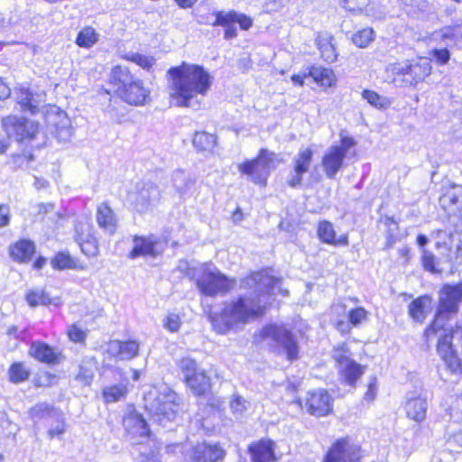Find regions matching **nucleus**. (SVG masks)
Instances as JSON below:
<instances>
[{
	"instance_id": "9b49d317",
	"label": "nucleus",
	"mask_w": 462,
	"mask_h": 462,
	"mask_svg": "<svg viewBox=\"0 0 462 462\" xmlns=\"http://www.w3.org/2000/svg\"><path fill=\"white\" fill-rule=\"evenodd\" d=\"M2 128L8 137H13L17 142H26L34 139L39 125L24 117L8 116L2 119Z\"/></svg>"
},
{
	"instance_id": "37998d69",
	"label": "nucleus",
	"mask_w": 462,
	"mask_h": 462,
	"mask_svg": "<svg viewBox=\"0 0 462 462\" xmlns=\"http://www.w3.org/2000/svg\"><path fill=\"white\" fill-rule=\"evenodd\" d=\"M73 134V129L70 125L69 120L67 117H62L59 123L56 124V137L60 142H68Z\"/></svg>"
},
{
	"instance_id": "338daca9",
	"label": "nucleus",
	"mask_w": 462,
	"mask_h": 462,
	"mask_svg": "<svg viewBox=\"0 0 462 462\" xmlns=\"http://www.w3.org/2000/svg\"><path fill=\"white\" fill-rule=\"evenodd\" d=\"M11 96L10 88L0 78V99L5 100Z\"/></svg>"
},
{
	"instance_id": "5fc2aeb1",
	"label": "nucleus",
	"mask_w": 462,
	"mask_h": 462,
	"mask_svg": "<svg viewBox=\"0 0 462 462\" xmlns=\"http://www.w3.org/2000/svg\"><path fill=\"white\" fill-rule=\"evenodd\" d=\"M230 409L236 416H242L247 409V402L240 395L234 394L230 401Z\"/></svg>"
},
{
	"instance_id": "603ef678",
	"label": "nucleus",
	"mask_w": 462,
	"mask_h": 462,
	"mask_svg": "<svg viewBox=\"0 0 462 462\" xmlns=\"http://www.w3.org/2000/svg\"><path fill=\"white\" fill-rule=\"evenodd\" d=\"M421 254V263L423 268L432 273H440V270L437 268V259L435 255L426 249H422Z\"/></svg>"
},
{
	"instance_id": "412c9836",
	"label": "nucleus",
	"mask_w": 462,
	"mask_h": 462,
	"mask_svg": "<svg viewBox=\"0 0 462 462\" xmlns=\"http://www.w3.org/2000/svg\"><path fill=\"white\" fill-rule=\"evenodd\" d=\"M404 409L408 418L416 422H422L428 411L427 397L421 393H408Z\"/></svg>"
},
{
	"instance_id": "20e7f679",
	"label": "nucleus",
	"mask_w": 462,
	"mask_h": 462,
	"mask_svg": "<svg viewBox=\"0 0 462 462\" xmlns=\"http://www.w3.org/2000/svg\"><path fill=\"white\" fill-rule=\"evenodd\" d=\"M461 302L462 282L456 284H445L440 289L435 319L425 330V336L428 339L430 337L438 336L440 331H448V328L444 327V321L458 313Z\"/></svg>"
},
{
	"instance_id": "c03bdc74",
	"label": "nucleus",
	"mask_w": 462,
	"mask_h": 462,
	"mask_svg": "<svg viewBox=\"0 0 462 462\" xmlns=\"http://www.w3.org/2000/svg\"><path fill=\"white\" fill-rule=\"evenodd\" d=\"M81 248L82 253L88 257H95L98 254V242L96 236H90L88 239H83L77 242Z\"/></svg>"
},
{
	"instance_id": "3c124183",
	"label": "nucleus",
	"mask_w": 462,
	"mask_h": 462,
	"mask_svg": "<svg viewBox=\"0 0 462 462\" xmlns=\"http://www.w3.org/2000/svg\"><path fill=\"white\" fill-rule=\"evenodd\" d=\"M76 232V241H80L83 239H88L90 236H93V226L88 220H82L78 222L75 226Z\"/></svg>"
},
{
	"instance_id": "e433bc0d",
	"label": "nucleus",
	"mask_w": 462,
	"mask_h": 462,
	"mask_svg": "<svg viewBox=\"0 0 462 462\" xmlns=\"http://www.w3.org/2000/svg\"><path fill=\"white\" fill-rule=\"evenodd\" d=\"M309 74L317 83L324 87H331L336 82L333 70L328 68L312 67Z\"/></svg>"
},
{
	"instance_id": "8fccbe9b",
	"label": "nucleus",
	"mask_w": 462,
	"mask_h": 462,
	"mask_svg": "<svg viewBox=\"0 0 462 462\" xmlns=\"http://www.w3.org/2000/svg\"><path fill=\"white\" fill-rule=\"evenodd\" d=\"M368 311L363 307H357L348 311V321L354 326L357 327L368 319Z\"/></svg>"
},
{
	"instance_id": "f8f14e48",
	"label": "nucleus",
	"mask_w": 462,
	"mask_h": 462,
	"mask_svg": "<svg viewBox=\"0 0 462 462\" xmlns=\"http://www.w3.org/2000/svg\"><path fill=\"white\" fill-rule=\"evenodd\" d=\"M333 358L345 381L349 385H354L363 374V367L350 358L349 350L344 346L334 349Z\"/></svg>"
},
{
	"instance_id": "de8ad7c7",
	"label": "nucleus",
	"mask_w": 462,
	"mask_h": 462,
	"mask_svg": "<svg viewBox=\"0 0 462 462\" xmlns=\"http://www.w3.org/2000/svg\"><path fill=\"white\" fill-rule=\"evenodd\" d=\"M32 93L28 89L22 88L17 96V103L20 106V109L23 112H29L35 114V105H32L30 99L32 98Z\"/></svg>"
},
{
	"instance_id": "f03ea898",
	"label": "nucleus",
	"mask_w": 462,
	"mask_h": 462,
	"mask_svg": "<svg viewBox=\"0 0 462 462\" xmlns=\"http://www.w3.org/2000/svg\"><path fill=\"white\" fill-rule=\"evenodd\" d=\"M213 76L203 66L182 61L167 70L171 104L199 110L213 84Z\"/></svg>"
},
{
	"instance_id": "473e14b6",
	"label": "nucleus",
	"mask_w": 462,
	"mask_h": 462,
	"mask_svg": "<svg viewBox=\"0 0 462 462\" xmlns=\"http://www.w3.org/2000/svg\"><path fill=\"white\" fill-rule=\"evenodd\" d=\"M51 265L55 270H85L86 266L79 264V262L72 258L67 252L58 253L51 261Z\"/></svg>"
},
{
	"instance_id": "f3484780",
	"label": "nucleus",
	"mask_w": 462,
	"mask_h": 462,
	"mask_svg": "<svg viewBox=\"0 0 462 462\" xmlns=\"http://www.w3.org/2000/svg\"><path fill=\"white\" fill-rule=\"evenodd\" d=\"M438 352L453 373H462V362L452 347V338L455 337L450 330L439 332Z\"/></svg>"
},
{
	"instance_id": "0e129e2a",
	"label": "nucleus",
	"mask_w": 462,
	"mask_h": 462,
	"mask_svg": "<svg viewBox=\"0 0 462 462\" xmlns=\"http://www.w3.org/2000/svg\"><path fill=\"white\" fill-rule=\"evenodd\" d=\"M9 208L5 205H0V227L9 224Z\"/></svg>"
},
{
	"instance_id": "423d86ee",
	"label": "nucleus",
	"mask_w": 462,
	"mask_h": 462,
	"mask_svg": "<svg viewBox=\"0 0 462 462\" xmlns=\"http://www.w3.org/2000/svg\"><path fill=\"white\" fill-rule=\"evenodd\" d=\"M256 343H266L274 350H282L288 359L298 358V344L291 330L282 325L269 324L254 335Z\"/></svg>"
},
{
	"instance_id": "4468645a",
	"label": "nucleus",
	"mask_w": 462,
	"mask_h": 462,
	"mask_svg": "<svg viewBox=\"0 0 462 462\" xmlns=\"http://www.w3.org/2000/svg\"><path fill=\"white\" fill-rule=\"evenodd\" d=\"M313 161L311 148L300 149L292 159V171L287 180L291 188H299L302 184L303 175L307 173Z\"/></svg>"
},
{
	"instance_id": "f257e3e1",
	"label": "nucleus",
	"mask_w": 462,
	"mask_h": 462,
	"mask_svg": "<svg viewBox=\"0 0 462 462\" xmlns=\"http://www.w3.org/2000/svg\"><path fill=\"white\" fill-rule=\"evenodd\" d=\"M243 283L254 291L226 302L220 314L211 316L212 325L218 333H226L262 317L266 310L268 295H288V291L281 286V280L265 271L253 273Z\"/></svg>"
},
{
	"instance_id": "1a4fd4ad",
	"label": "nucleus",
	"mask_w": 462,
	"mask_h": 462,
	"mask_svg": "<svg viewBox=\"0 0 462 462\" xmlns=\"http://www.w3.org/2000/svg\"><path fill=\"white\" fill-rule=\"evenodd\" d=\"M430 40L439 45L430 54L439 65H445L450 60L448 48H462V23L444 26L433 32Z\"/></svg>"
},
{
	"instance_id": "7ed1b4c3",
	"label": "nucleus",
	"mask_w": 462,
	"mask_h": 462,
	"mask_svg": "<svg viewBox=\"0 0 462 462\" xmlns=\"http://www.w3.org/2000/svg\"><path fill=\"white\" fill-rule=\"evenodd\" d=\"M431 60L425 57L403 60L385 67L384 80L399 88L416 87L431 74Z\"/></svg>"
},
{
	"instance_id": "c9c22d12",
	"label": "nucleus",
	"mask_w": 462,
	"mask_h": 462,
	"mask_svg": "<svg viewBox=\"0 0 462 462\" xmlns=\"http://www.w3.org/2000/svg\"><path fill=\"white\" fill-rule=\"evenodd\" d=\"M192 143L199 152H211L217 143V137L208 132H196Z\"/></svg>"
},
{
	"instance_id": "6e6d98bb",
	"label": "nucleus",
	"mask_w": 462,
	"mask_h": 462,
	"mask_svg": "<svg viewBox=\"0 0 462 462\" xmlns=\"http://www.w3.org/2000/svg\"><path fill=\"white\" fill-rule=\"evenodd\" d=\"M341 5L343 8L350 12H361L368 8V0H342Z\"/></svg>"
},
{
	"instance_id": "a18cd8bd",
	"label": "nucleus",
	"mask_w": 462,
	"mask_h": 462,
	"mask_svg": "<svg viewBox=\"0 0 462 462\" xmlns=\"http://www.w3.org/2000/svg\"><path fill=\"white\" fill-rule=\"evenodd\" d=\"M59 411L47 403H38L30 410L32 419L40 420L44 417L54 418Z\"/></svg>"
},
{
	"instance_id": "680f3d73",
	"label": "nucleus",
	"mask_w": 462,
	"mask_h": 462,
	"mask_svg": "<svg viewBox=\"0 0 462 462\" xmlns=\"http://www.w3.org/2000/svg\"><path fill=\"white\" fill-rule=\"evenodd\" d=\"M121 347V341L120 340H110L107 345L106 351V353L114 357H117L120 359V348Z\"/></svg>"
},
{
	"instance_id": "5701e85b",
	"label": "nucleus",
	"mask_w": 462,
	"mask_h": 462,
	"mask_svg": "<svg viewBox=\"0 0 462 462\" xmlns=\"http://www.w3.org/2000/svg\"><path fill=\"white\" fill-rule=\"evenodd\" d=\"M274 446L275 443L271 439H262L253 443L249 447L253 462H274L276 460Z\"/></svg>"
},
{
	"instance_id": "f704fd0d",
	"label": "nucleus",
	"mask_w": 462,
	"mask_h": 462,
	"mask_svg": "<svg viewBox=\"0 0 462 462\" xmlns=\"http://www.w3.org/2000/svg\"><path fill=\"white\" fill-rule=\"evenodd\" d=\"M34 253L35 245L29 240H21L11 248V255L20 262L31 260Z\"/></svg>"
},
{
	"instance_id": "72a5a7b5",
	"label": "nucleus",
	"mask_w": 462,
	"mask_h": 462,
	"mask_svg": "<svg viewBox=\"0 0 462 462\" xmlns=\"http://www.w3.org/2000/svg\"><path fill=\"white\" fill-rule=\"evenodd\" d=\"M25 299L31 307L47 306L50 304L58 305L60 300L59 298L51 299L48 293L41 289H33L29 291L25 296Z\"/></svg>"
},
{
	"instance_id": "e2e57ef3",
	"label": "nucleus",
	"mask_w": 462,
	"mask_h": 462,
	"mask_svg": "<svg viewBox=\"0 0 462 462\" xmlns=\"http://www.w3.org/2000/svg\"><path fill=\"white\" fill-rule=\"evenodd\" d=\"M68 335L70 340L76 343L82 342L85 339V333L74 325L69 328Z\"/></svg>"
},
{
	"instance_id": "4be33fe9",
	"label": "nucleus",
	"mask_w": 462,
	"mask_h": 462,
	"mask_svg": "<svg viewBox=\"0 0 462 462\" xmlns=\"http://www.w3.org/2000/svg\"><path fill=\"white\" fill-rule=\"evenodd\" d=\"M118 96L130 105L143 106L150 98V90L141 79H134L125 88L119 89Z\"/></svg>"
},
{
	"instance_id": "864d4df0",
	"label": "nucleus",
	"mask_w": 462,
	"mask_h": 462,
	"mask_svg": "<svg viewBox=\"0 0 462 462\" xmlns=\"http://www.w3.org/2000/svg\"><path fill=\"white\" fill-rule=\"evenodd\" d=\"M125 58L147 70H150L155 63V60L152 57L142 55L139 53H131Z\"/></svg>"
},
{
	"instance_id": "4d7b16f0",
	"label": "nucleus",
	"mask_w": 462,
	"mask_h": 462,
	"mask_svg": "<svg viewBox=\"0 0 462 462\" xmlns=\"http://www.w3.org/2000/svg\"><path fill=\"white\" fill-rule=\"evenodd\" d=\"M163 326L170 332H178L181 326L180 316L176 313H169L163 321Z\"/></svg>"
},
{
	"instance_id": "cd10ccee",
	"label": "nucleus",
	"mask_w": 462,
	"mask_h": 462,
	"mask_svg": "<svg viewBox=\"0 0 462 462\" xmlns=\"http://www.w3.org/2000/svg\"><path fill=\"white\" fill-rule=\"evenodd\" d=\"M332 41L333 37L326 32L319 33L316 38V44L320 51L321 57L328 63L336 61L337 58V53Z\"/></svg>"
},
{
	"instance_id": "a211bd4d",
	"label": "nucleus",
	"mask_w": 462,
	"mask_h": 462,
	"mask_svg": "<svg viewBox=\"0 0 462 462\" xmlns=\"http://www.w3.org/2000/svg\"><path fill=\"white\" fill-rule=\"evenodd\" d=\"M133 244V249L129 253V257L132 259L140 256L155 257L162 252V249H159V238L154 235L148 236H134Z\"/></svg>"
},
{
	"instance_id": "ddd939ff",
	"label": "nucleus",
	"mask_w": 462,
	"mask_h": 462,
	"mask_svg": "<svg viewBox=\"0 0 462 462\" xmlns=\"http://www.w3.org/2000/svg\"><path fill=\"white\" fill-rule=\"evenodd\" d=\"M462 235L458 227L455 230L445 229L437 230L435 233L436 247L443 248L447 253H441L448 262H453L457 258L459 251L462 249Z\"/></svg>"
},
{
	"instance_id": "a878e982",
	"label": "nucleus",
	"mask_w": 462,
	"mask_h": 462,
	"mask_svg": "<svg viewBox=\"0 0 462 462\" xmlns=\"http://www.w3.org/2000/svg\"><path fill=\"white\" fill-rule=\"evenodd\" d=\"M432 299L428 295L420 296L409 305V314L419 322H423L431 310Z\"/></svg>"
},
{
	"instance_id": "69168bd1",
	"label": "nucleus",
	"mask_w": 462,
	"mask_h": 462,
	"mask_svg": "<svg viewBox=\"0 0 462 462\" xmlns=\"http://www.w3.org/2000/svg\"><path fill=\"white\" fill-rule=\"evenodd\" d=\"M365 14L369 16L380 20L385 17L386 11L384 9L375 11L374 6H368V8L365 9Z\"/></svg>"
},
{
	"instance_id": "09e8293b",
	"label": "nucleus",
	"mask_w": 462,
	"mask_h": 462,
	"mask_svg": "<svg viewBox=\"0 0 462 462\" xmlns=\"http://www.w3.org/2000/svg\"><path fill=\"white\" fill-rule=\"evenodd\" d=\"M178 367L181 371L184 380L188 379L189 376L197 373L199 370H200L198 367L197 362L190 358V357H184L181 358L178 362Z\"/></svg>"
},
{
	"instance_id": "b1692460",
	"label": "nucleus",
	"mask_w": 462,
	"mask_h": 462,
	"mask_svg": "<svg viewBox=\"0 0 462 462\" xmlns=\"http://www.w3.org/2000/svg\"><path fill=\"white\" fill-rule=\"evenodd\" d=\"M96 217L98 226L106 233L109 235L116 233L117 220L114 211L106 203H102L97 207Z\"/></svg>"
},
{
	"instance_id": "58836bf2",
	"label": "nucleus",
	"mask_w": 462,
	"mask_h": 462,
	"mask_svg": "<svg viewBox=\"0 0 462 462\" xmlns=\"http://www.w3.org/2000/svg\"><path fill=\"white\" fill-rule=\"evenodd\" d=\"M30 369L23 362H16L11 365L8 370V377L11 383H20L29 379Z\"/></svg>"
},
{
	"instance_id": "bb28decb",
	"label": "nucleus",
	"mask_w": 462,
	"mask_h": 462,
	"mask_svg": "<svg viewBox=\"0 0 462 462\" xmlns=\"http://www.w3.org/2000/svg\"><path fill=\"white\" fill-rule=\"evenodd\" d=\"M234 19H236V11H230L227 13L222 11L217 12L216 20L212 23V25L222 26L225 28V39H234L237 36V30L236 23H234Z\"/></svg>"
},
{
	"instance_id": "ea45409f",
	"label": "nucleus",
	"mask_w": 462,
	"mask_h": 462,
	"mask_svg": "<svg viewBox=\"0 0 462 462\" xmlns=\"http://www.w3.org/2000/svg\"><path fill=\"white\" fill-rule=\"evenodd\" d=\"M127 393V387L124 383L115 384L103 389V397L106 402L120 401Z\"/></svg>"
},
{
	"instance_id": "49530a36",
	"label": "nucleus",
	"mask_w": 462,
	"mask_h": 462,
	"mask_svg": "<svg viewBox=\"0 0 462 462\" xmlns=\"http://www.w3.org/2000/svg\"><path fill=\"white\" fill-rule=\"evenodd\" d=\"M374 32L371 28H365L356 32L353 37V42L359 48H365L374 41Z\"/></svg>"
},
{
	"instance_id": "2f4dec72",
	"label": "nucleus",
	"mask_w": 462,
	"mask_h": 462,
	"mask_svg": "<svg viewBox=\"0 0 462 462\" xmlns=\"http://www.w3.org/2000/svg\"><path fill=\"white\" fill-rule=\"evenodd\" d=\"M136 79L128 68L123 66H116L111 71V82L116 87V91L119 94V89L125 88L133 80Z\"/></svg>"
},
{
	"instance_id": "79ce46f5",
	"label": "nucleus",
	"mask_w": 462,
	"mask_h": 462,
	"mask_svg": "<svg viewBox=\"0 0 462 462\" xmlns=\"http://www.w3.org/2000/svg\"><path fill=\"white\" fill-rule=\"evenodd\" d=\"M139 346L136 340L121 341L120 360H131L137 356Z\"/></svg>"
},
{
	"instance_id": "7c9ffc66",
	"label": "nucleus",
	"mask_w": 462,
	"mask_h": 462,
	"mask_svg": "<svg viewBox=\"0 0 462 462\" xmlns=\"http://www.w3.org/2000/svg\"><path fill=\"white\" fill-rule=\"evenodd\" d=\"M318 236L319 239L325 244L333 245H347V238L346 236L336 239V232L334 230L333 225L329 221H322L319 224Z\"/></svg>"
},
{
	"instance_id": "393cba45",
	"label": "nucleus",
	"mask_w": 462,
	"mask_h": 462,
	"mask_svg": "<svg viewBox=\"0 0 462 462\" xmlns=\"http://www.w3.org/2000/svg\"><path fill=\"white\" fill-rule=\"evenodd\" d=\"M186 384L197 396L205 395L211 389V382L204 370H199L197 373L185 380Z\"/></svg>"
},
{
	"instance_id": "a19ab883",
	"label": "nucleus",
	"mask_w": 462,
	"mask_h": 462,
	"mask_svg": "<svg viewBox=\"0 0 462 462\" xmlns=\"http://www.w3.org/2000/svg\"><path fill=\"white\" fill-rule=\"evenodd\" d=\"M362 97L371 106L376 108H387L391 105V101L387 97H382L373 90H364L362 93Z\"/></svg>"
},
{
	"instance_id": "aec40b11",
	"label": "nucleus",
	"mask_w": 462,
	"mask_h": 462,
	"mask_svg": "<svg viewBox=\"0 0 462 462\" xmlns=\"http://www.w3.org/2000/svg\"><path fill=\"white\" fill-rule=\"evenodd\" d=\"M306 407L314 416H325L332 411V399L325 390L310 392L306 399Z\"/></svg>"
},
{
	"instance_id": "dca6fc26",
	"label": "nucleus",
	"mask_w": 462,
	"mask_h": 462,
	"mask_svg": "<svg viewBox=\"0 0 462 462\" xmlns=\"http://www.w3.org/2000/svg\"><path fill=\"white\" fill-rule=\"evenodd\" d=\"M323 462H360L359 448L339 439L329 448Z\"/></svg>"
},
{
	"instance_id": "c756f323",
	"label": "nucleus",
	"mask_w": 462,
	"mask_h": 462,
	"mask_svg": "<svg viewBox=\"0 0 462 462\" xmlns=\"http://www.w3.org/2000/svg\"><path fill=\"white\" fill-rule=\"evenodd\" d=\"M29 353L35 359L42 363L54 364L58 359L54 350L49 345L42 342H33Z\"/></svg>"
},
{
	"instance_id": "0eeeda50",
	"label": "nucleus",
	"mask_w": 462,
	"mask_h": 462,
	"mask_svg": "<svg viewBox=\"0 0 462 462\" xmlns=\"http://www.w3.org/2000/svg\"><path fill=\"white\" fill-rule=\"evenodd\" d=\"M339 144L329 146L321 159V168L326 177L330 180H334L344 169L349 151L356 144L353 137L345 134V131L339 133Z\"/></svg>"
},
{
	"instance_id": "6e6552de",
	"label": "nucleus",
	"mask_w": 462,
	"mask_h": 462,
	"mask_svg": "<svg viewBox=\"0 0 462 462\" xmlns=\"http://www.w3.org/2000/svg\"><path fill=\"white\" fill-rule=\"evenodd\" d=\"M178 396L173 391L165 388L163 392L150 391L145 396V406L160 422L171 421L179 411Z\"/></svg>"
},
{
	"instance_id": "4c0bfd02",
	"label": "nucleus",
	"mask_w": 462,
	"mask_h": 462,
	"mask_svg": "<svg viewBox=\"0 0 462 462\" xmlns=\"http://www.w3.org/2000/svg\"><path fill=\"white\" fill-rule=\"evenodd\" d=\"M99 40V34L91 26L82 28L76 38V44L81 48L89 49Z\"/></svg>"
},
{
	"instance_id": "052dcab7",
	"label": "nucleus",
	"mask_w": 462,
	"mask_h": 462,
	"mask_svg": "<svg viewBox=\"0 0 462 462\" xmlns=\"http://www.w3.org/2000/svg\"><path fill=\"white\" fill-rule=\"evenodd\" d=\"M234 23H238L242 30H248L253 25V20L249 16L237 12H236Z\"/></svg>"
},
{
	"instance_id": "774afa93",
	"label": "nucleus",
	"mask_w": 462,
	"mask_h": 462,
	"mask_svg": "<svg viewBox=\"0 0 462 462\" xmlns=\"http://www.w3.org/2000/svg\"><path fill=\"white\" fill-rule=\"evenodd\" d=\"M376 395V386L374 383H370L368 385V389L365 394V399L368 402H371L374 399Z\"/></svg>"
},
{
	"instance_id": "bf43d9fd",
	"label": "nucleus",
	"mask_w": 462,
	"mask_h": 462,
	"mask_svg": "<svg viewBox=\"0 0 462 462\" xmlns=\"http://www.w3.org/2000/svg\"><path fill=\"white\" fill-rule=\"evenodd\" d=\"M186 180L187 177L183 171H176L172 175V183L179 191H181L185 189Z\"/></svg>"
},
{
	"instance_id": "9d476101",
	"label": "nucleus",
	"mask_w": 462,
	"mask_h": 462,
	"mask_svg": "<svg viewBox=\"0 0 462 462\" xmlns=\"http://www.w3.org/2000/svg\"><path fill=\"white\" fill-rule=\"evenodd\" d=\"M279 162L276 153L262 148L256 158L239 164L238 170L242 174L248 176L253 182L264 185L270 171L275 169Z\"/></svg>"
},
{
	"instance_id": "13d9d810",
	"label": "nucleus",
	"mask_w": 462,
	"mask_h": 462,
	"mask_svg": "<svg viewBox=\"0 0 462 462\" xmlns=\"http://www.w3.org/2000/svg\"><path fill=\"white\" fill-rule=\"evenodd\" d=\"M53 419H56L58 423L55 427H51L48 430L50 438L60 436L66 431V423L63 415L60 412H58Z\"/></svg>"
},
{
	"instance_id": "c85d7f7f",
	"label": "nucleus",
	"mask_w": 462,
	"mask_h": 462,
	"mask_svg": "<svg viewBox=\"0 0 462 462\" xmlns=\"http://www.w3.org/2000/svg\"><path fill=\"white\" fill-rule=\"evenodd\" d=\"M126 430L133 435H138L141 439H146L149 435L148 425L142 415L130 414L124 420Z\"/></svg>"
},
{
	"instance_id": "39448f33",
	"label": "nucleus",
	"mask_w": 462,
	"mask_h": 462,
	"mask_svg": "<svg viewBox=\"0 0 462 462\" xmlns=\"http://www.w3.org/2000/svg\"><path fill=\"white\" fill-rule=\"evenodd\" d=\"M193 275L199 290L206 296L225 294L236 286L235 279L227 278L211 263L199 265Z\"/></svg>"
},
{
	"instance_id": "6ab92c4d",
	"label": "nucleus",
	"mask_w": 462,
	"mask_h": 462,
	"mask_svg": "<svg viewBox=\"0 0 462 462\" xmlns=\"http://www.w3.org/2000/svg\"><path fill=\"white\" fill-rule=\"evenodd\" d=\"M226 457V451L218 444L198 443L189 453L190 462H219Z\"/></svg>"
},
{
	"instance_id": "2eb2a0df",
	"label": "nucleus",
	"mask_w": 462,
	"mask_h": 462,
	"mask_svg": "<svg viewBox=\"0 0 462 462\" xmlns=\"http://www.w3.org/2000/svg\"><path fill=\"white\" fill-rule=\"evenodd\" d=\"M160 199V190L152 182L136 185V191L130 195V200L138 212H146Z\"/></svg>"
}]
</instances>
